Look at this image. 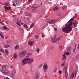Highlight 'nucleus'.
I'll return each instance as SVG.
<instances>
[{
	"instance_id": "1",
	"label": "nucleus",
	"mask_w": 79,
	"mask_h": 79,
	"mask_svg": "<svg viewBox=\"0 0 79 79\" xmlns=\"http://www.w3.org/2000/svg\"><path fill=\"white\" fill-rule=\"evenodd\" d=\"M0 69L3 74H5V75H10V77L12 79L14 77V75L15 74H16V70L15 69H14L13 70L12 73H10L9 71L8 70V68L5 67H1L0 68Z\"/></svg>"
},
{
	"instance_id": "2",
	"label": "nucleus",
	"mask_w": 79,
	"mask_h": 79,
	"mask_svg": "<svg viewBox=\"0 0 79 79\" xmlns=\"http://www.w3.org/2000/svg\"><path fill=\"white\" fill-rule=\"evenodd\" d=\"M76 23V20L73 23H72L68 25H67L65 27L63 28L62 29L63 32L65 34L66 33H69L72 31L73 27H75V25Z\"/></svg>"
},
{
	"instance_id": "3",
	"label": "nucleus",
	"mask_w": 79,
	"mask_h": 79,
	"mask_svg": "<svg viewBox=\"0 0 79 79\" xmlns=\"http://www.w3.org/2000/svg\"><path fill=\"white\" fill-rule=\"evenodd\" d=\"M34 59H33L27 58L22 60L21 64L22 66H24L26 64H28L29 65H31Z\"/></svg>"
},
{
	"instance_id": "4",
	"label": "nucleus",
	"mask_w": 79,
	"mask_h": 79,
	"mask_svg": "<svg viewBox=\"0 0 79 79\" xmlns=\"http://www.w3.org/2000/svg\"><path fill=\"white\" fill-rule=\"evenodd\" d=\"M26 54H27V52L24 50L20 53L19 54V56L21 58H23L26 55Z\"/></svg>"
},
{
	"instance_id": "5",
	"label": "nucleus",
	"mask_w": 79,
	"mask_h": 79,
	"mask_svg": "<svg viewBox=\"0 0 79 79\" xmlns=\"http://www.w3.org/2000/svg\"><path fill=\"white\" fill-rule=\"evenodd\" d=\"M61 39H62V37H59L57 39H56V38H53L51 40V41L52 42H56V41H60V40H61Z\"/></svg>"
},
{
	"instance_id": "6",
	"label": "nucleus",
	"mask_w": 79,
	"mask_h": 79,
	"mask_svg": "<svg viewBox=\"0 0 79 79\" xmlns=\"http://www.w3.org/2000/svg\"><path fill=\"white\" fill-rule=\"evenodd\" d=\"M48 65H47V63H44L43 67V70L44 72H47V70H48Z\"/></svg>"
},
{
	"instance_id": "7",
	"label": "nucleus",
	"mask_w": 79,
	"mask_h": 79,
	"mask_svg": "<svg viewBox=\"0 0 79 79\" xmlns=\"http://www.w3.org/2000/svg\"><path fill=\"white\" fill-rule=\"evenodd\" d=\"M66 55H69V52H64V54H63L62 55V57H63L62 59V60H64L66 59Z\"/></svg>"
},
{
	"instance_id": "8",
	"label": "nucleus",
	"mask_w": 79,
	"mask_h": 79,
	"mask_svg": "<svg viewBox=\"0 0 79 79\" xmlns=\"http://www.w3.org/2000/svg\"><path fill=\"white\" fill-rule=\"evenodd\" d=\"M76 71H74L72 74L70 75V78H71V79H72L73 77H76Z\"/></svg>"
},
{
	"instance_id": "9",
	"label": "nucleus",
	"mask_w": 79,
	"mask_h": 79,
	"mask_svg": "<svg viewBox=\"0 0 79 79\" xmlns=\"http://www.w3.org/2000/svg\"><path fill=\"white\" fill-rule=\"evenodd\" d=\"M15 3L17 5H19L21 4V0H15Z\"/></svg>"
},
{
	"instance_id": "10",
	"label": "nucleus",
	"mask_w": 79,
	"mask_h": 79,
	"mask_svg": "<svg viewBox=\"0 0 79 79\" xmlns=\"http://www.w3.org/2000/svg\"><path fill=\"white\" fill-rule=\"evenodd\" d=\"M39 75H40V74L39 73V72H37L35 74V79H37L39 78Z\"/></svg>"
},
{
	"instance_id": "11",
	"label": "nucleus",
	"mask_w": 79,
	"mask_h": 79,
	"mask_svg": "<svg viewBox=\"0 0 79 79\" xmlns=\"http://www.w3.org/2000/svg\"><path fill=\"white\" fill-rule=\"evenodd\" d=\"M21 23V20H19L17 21L16 23L18 26H21V24L20 23Z\"/></svg>"
},
{
	"instance_id": "12",
	"label": "nucleus",
	"mask_w": 79,
	"mask_h": 79,
	"mask_svg": "<svg viewBox=\"0 0 79 79\" xmlns=\"http://www.w3.org/2000/svg\"><path fill=\"white\" fill-rule=\"evenodd\" d=\"M34 43V41H29L28 42V44L30 45V46H32L33 45V44Z\"/></svg>"
},
{
	"instance_id": "13",
	"label": "nucleus",
	"mask_w": 79,
	"mask_h": 79,
	"mask_svg": "<svg viewBox=\"0 0 79 79\" xmlns=\"http://www.w3.org/2000/svg\"><path fill=\"white\" fill-rule=\"evenodd\" d=\"M74 18H72L68 22V23L69 24V23H72V21H73V20H74Z\"/></svg>"
},
{
	"instance_id": "14",
	"label": "nucleus",
	"mask_w": 79,
	"mask_h": 79,
	"mask_svg": "<svg viewBox=\"0 0 79 79\" xmlns=\"http://www.w3.org/2000/svg\"><path fill=\"white\" fill-rule=\"evenodd\" d=\"M55 23V21L54 20L48 21V23L49 24H53V23Z\"/></svg>"
},
{
	"instance_id": "15",
	"label": "nucleus",
	"mask_w": 79,
	"mask_h": 79,
	"mask_svg": "<svg viewBox=\"0 0 79 79\" xmlns=\"http://www.w3.org/2000/svg\"><path fill=\"white\" fill-rule=\"evenodd\" d=\"M58 9H59L58 7L57 6H56L54 7V8H53V11H57V10H58Z\"/></svg>"
},
{
	"instance_id": "16",
	"label": "nucleus",
	"mask_w": 79,
	"mask_h": 79,
	"mask_svg": "<svg viewBox=\"0 0 79 79\" xmlns=\"http://www.w3.org/2000/svg\"><path fill=\"white\" fill-rule=\"evenodd\" d=\"M32 7H33L35 8L36 9V8H37V7H38V6H37V5L36 4H34L32 6Z\"/></svg>"
},
{
	"instance_id": "17",
	"label": "nucleus",
	"mask_w": 79,
	"mask_h": 79,
	"mask_svg": "<svg viewBox=\"0 0 79 79\" xmlns=\"http://www.w3.org/2000/svg\"><path fill=\"white\" fill-rule=\"evenodd\" d=\"M31 9H32V11H33V12H34V11H35V10H36V9H35V8L34 7H32V6L31 7Z\"/></svg>"
},
{
	"instance_id": "18",
	"label": "nucleus",
	"mask_w": 79,
	"mask_h": 79,
	"mask_svg": "<svg viewBox=\"0 0 79 79\" xmlns=\"http://www.w3.org/2000/svg\"><path fill=\"white\" fill-rule=\"evenodd\" d=\"M34 23H33L31 25L30 27V29H31V28H32L33 27H34Z\"/></svg>"
},
{
	"instance_id": "19",
	"label": "nucleus",
	"mask_w": 79,
	"mask_h": 79,
	"mask_svg": "<svg viewBox=\"0 0 79 79\" xmlns=\"http://www.w3.org/2000/svg\"><path fill=\"white\" fill-rule=\"evenodd\" d=\"M67 51L69 52V53H70L71 52V48H68L67 49Z\"/></svg>"
},
{
	"instance_id": "20",
	"label": "nucleus",
	"mask_w": 79,
	"mask_h": 79,
	"mask_svg": "<svg viewBox=\"0 0 79 79\" xmlns=\"http://www.w3.org/2000/svg\"><path fill=\"white\" fill-rule=\"evenodd\" d=\"M14 58H16L18 57V55H17V54L16 53H15L14 55Z\"/></svg>"
},
{
	"instance_id": "21",
	"label": "nucleus",
	"mask_w": 79,
	"mask_h": 79,
	"mask_svg": "<svg viewBox=\"0 0 79 79\" xmlns=\"http://www.w3.org/2000/svg\"><path fill=\"white\" fill-rule=\"evenodd\" d=\"M65 77H68V72H65Z\"/></svg>"
},
{
	"instance_id": "22",
	"label": "nucleus",
	"mask_w": 79,
	"mask_h": 79,
	"mask_svg": "<svg viewBox=\"0 0 79 79\" xmlns=\"http://www.w3.org/2000/svg\"><path fill=\"white\" fill-rule=\"evenodd\" d=\"M59 49L60 50H62V46L61 45H60L59 47Z\"/></svg>"
},
{
	"instance_id": "23",
	"label": "nucleus",
	"mask_w": 79,
	"mask_h": 79,
	"mask_svg": "<svg viewBox=\"0 0 79 79\" xmlns=\"http://www.w3.org/2000/svg\"><path fill=\"white\" fill-rule=\"evenodd\" d=\"M5 52H6V55H8V53L9 52H8V50L6 49L5 50Z\"/></svg>"
},
{
	"instance_id": "24",
	"label": "nucleus",
	"mask_w": 79,
	"mask_h": 79,
	"mask_svg": "<svg viewBox=\"0 0 79 79\" xmlns=\"http://www.w3.org/2000/svg\"><path fill=\"white\" fill-rule=\"evenodd\" d=\"M23 26L24 27H26V28H28V27L27 26V25L26 24H24L23 25Z\"/></svg>"
},
{
	"instance_id": "25",
	"label": "nucleus",
	"mask_w": 79,
	"mask_h": 79,
	"mask_svg": "<svg viewBox=\"0 0 79 79\" xmlns=\"http://www.w3.org/2000/svg\"><path fill=\"white\" fill-rule=\"evenodd\" d=\"M0 52H2V53H4L5 52L4 51V50H3V49L2 48H1L0 49Z\"/></svg>"
},
{
	"instance_id": "26",
	"label": "nucleus",
	"mask_w": 79,
	"mask_h": 79,
	"mask_svg": "<svg viewBox=\"0 0 79 79\" xmlns=\"http://www.w3.org/2000/svg\"><path fill=\"white\" fill-rule=\"evenodd\" d=\"M18 48H19V45H17L15 47V50H17L18 49Z\"/></svg>"
},
{
	"instance_id": "27",
	"label": "nucleus",
	"mask_w": 79,
	"mask_h": 79,
	"mask_svg": "<svg viewBox=\"0 0 79 79\" xmlns=\"http://www.w3.org/2000/svg\"><path fill=\"white\" fill-rule=\"evenodd\" d=\"M67 66H65L64 67V70L65 72H67Z\"/></svg>"
},
{
	"instance_id": "28",
	"label": "nucleus",
	"mask_w": 79,
	"mask_h": 79,
	"mask_svg": "<svg viewBox=\"0 0 79 79\" xmlns=\"http://www.w3.org/2000/svg\"><path fill=\"white\" fill-rule=\"evenodd\" d=\"M76 58L77 60H78V59H79V54L76 56Z\"/></svg>"
},
{
	"instance_id": "29",
	"label": "nucleus",
	"mask_w": 79,
	"mask_h": 79,
	"mask_svg": "<svg viewBox=\"0 0 79 79\" xmlns=\"http://www.w3.org/2000/svg\"><path fill=\"white\" fill-rule=\"evenodd\" d=\"M26 16H31V14H30L28 13H27L26 14Z\"/></svg>"
},
{
	"instance_id": "30",
	"label": "nucleus",
	"mask_w": 79,
	"mask_h": 79,
	"mask_svg": "<svg viewBox=\"0 0 79 79\" xmlns=\"http://www.w3.org/2000/svg\"><path fill=\"white\" fill-rule=\"evenodd\" d=\"M77 14H75V15L74 17H73L74 18H77Z\"/></svg>"
},
{
	"instance_id": "31",
	"label": "nucleus",
	"mask_w": 79,
	"mask_h": 79,
	"mask_svg": "<svg viewBox=\"0 0 79 79\" xmlns=\"http://www.w3.org/2000/svg\"><path fill=\"white\" fill-rule=\"evenodd\" d=\"M67 8V6H65L62 7V9L63 10H65V9H66V8Z\"/></svg>"
},
{
	"instance_id": "32",
	"label": "nucleus",
	"mask_w": 79,
	"mask_h": 79,
	"mask_svg": "<svg viewBox=\"0 0 79 79\" xmlns=\"http://www.w3.org/2000/svg\"><path fill=\"white\" fill-rule=\"evenodd\" d=\"M65 61H64L63 63H62L61 64V66H64V65L65 64Z\"/></svg>"
},
{
	"instance_id": "33",
	"label": "nucleus",
	"mask_w": 79,
	"mask_h": 79,
	"mask_svg": "<svg viewBox=\"0 0 79 79\" xmlns=\"http://www.w3.org/2000/svg\"><path fill=\"white\" fill-rule=\"evenodd\" d=\"M5 48H7V47H9V46L8 45H5L4 46Z\"/></svg>"
},
{
	"instance_id": "34",
	"label": "nucleus",
	"mask_w": 79,
	"mask_h": 79,
	"mask_svg": "<svg viewBox=\"0 0 79 79\" xmlns=\"http://www.w3.org/2000/svg\"><path fill=\"white\" fill-rule=\"evenodd\" d=\"M36 51H37L38 53H39V52H40V49H37L36 50Z\"/></svg>"
},
{
	"instance_id": "35",
	"label": "nucleus",
	"mask_w": 79,
	"mask_h": 79,
	"mask_svg": "<svg viewBox=\"0 0 79 79\" xmlns=\"http://www.w3.org/2000/svg\"><path fill=\"white\" fill-rule=\"evenodd\" d=\"M29 53H27V56H26V57L27 58L28 57H29Z\"/></svg>"
},
{
	"instance_id": "36",
	"label": "nucleus",
	"mask_w": 79,
	"mask_h": 79,
	"mask_svg": "<svg viewBox=\"0 0 79 79\" xmlns=\"http://www.w3.org/2000/svg\"><path fill=\"white\" fill-rule=\"evenodd\" d=\"M8 4H9L8 3H6L5 4H4V5H6V6H8Z\"/></svg>"
},
{
	"instance_id": "37",
	"label": "nucleus",
	"mask_w": 79,
	"mask_h": 79,
	"mask_svg": "<svg viewBox=\"0 0 79 79\" xmlns=\"http://www.w3.org/2000/svg\"><path fill=\"white\" fill-rule=\"evenodd\" d=\"M42 66H43V64H41L39 66V68H42Z\"/></svg>"
},
{
	"instance_id": "38",
	"label": "nucleus",
	"mask_w": 79,
	"mask_h": 79,
	"mask_svg": "<svg viewBox=\"0 0 79 79\" xmlns=\"http://www.w3.org/2000/svg\"><path fill=\"white\" fill-rule=\"evenodd\" d=\"M7 8L9 9V10H11V7L10 6H8Z\"/></svg>"
},
{
	"instance_id": "39",
	"label": "nucleus",
	"mask_w": 79,
	"mask_h": 79,
	"mask_svg": "<svg viewBox=\"0 0 79 79\" xmlns=\"http://www.w3.org/2000/svg\"><path fill=\"white\" fill-rule=\"evenodd\" d=\"M0 35L1 37L2 38V39H3V38H4V36H3L2 35H1V34H0Z\"/></svg>"
},
{
	"instance_id": "40",
	"label": "nucleus",
	"mask_w": 79,
	"mask_h": 79,
	"mask_svg": "<svg viewBox=\"0 0 79 79\" xmlns=\"http://www.w3.org/2000/svg\"><path fill=\"white\" fill-rule=\"evenodd\" d=\"M7 44H9V43H10V40H7Z\"/></svg>"
},
{
	"instance_id": "41",
	"label": "nucleus",
	"mask_w": 79,
	"mask_h": 79,
	"mask_svg": "<svg viewBox=\"0 0 79 79\" xmlns=\"http://www.w3.org/2000/svg\"><path fill=\"white\" fill-rule=\"evenodd\" d=\"M35 37L36 39H38L39 38V36L38 35H35Z\"/></svg>"
},
{
	"instance_id": "42",
	"label": "nucleus",
	"mask_w": 79,
	"mask_h": 79,
	"mask_svg": "<svg viewBox=\"0 0 79 79\" xmlns=\"http://www.w3.org/2000/svg\"><path fill=\"white\" fill-rule=\"evenodd\" d=\"M6 26H3V29H5H5H6Z\"/></svg>"
},
{
	"instance_id": "43",
	"label": "nucleus",
	"mask_w": 79,
	"mask_h": 79,
	"mask_svg": "<svg viewBox=\"0 0 79 79\" xmlns=\"http://www.w3.org/2000/svg\"><path fill=\"white\" fill-rule=\"evenodd\" d=\"M5 30L6 31H8L9 30V29H8V28H7L6 27V29H5Z\"/></svg>"
},
{
	"instance_id": "44",
	"label": "nucleus",
	"mask_w": 79,
	"mask_h": 79,
	"mask_svg": "<svg viewBox=\"0 0 79 79\" xmlns=\"http://www.w3.org/2000/svg\"><path fill=\"white\" fill-rule=\"evenodd\" d=\"M76 50V48H75V49H74L73 50V52H75V50Z\"/></svg>"
},
{
	"instance_id": "45",
	"label": "nucleus",
	"mask_w": 79,
	"mask_h": 79,
	"mask_svg": "<svg viewBox=\"0 0 79 79\" xmlns=\"http://www.w3.org/2000/svg\"><path fill=\"white\" fill-rule=\"evenodd\" d=\"M62 73V72H61V71H59V74H61Z\"/></svg>"
},
{
	"instance_id": "46",
	"label": "nucleus",
	"mask_w": 79,
	"mask_h": 79,
	"mask_svg": "<svg viewBox=\"0 0 79 79\" xmlns=\"http://www.w3.org/2000/svg\"><path fill=\"white\" fill-rule=\"evenodd\" d=\"M0 23H1V24H2V25H3V24H4L2 22V21H0Z\"/></svg>"
},
{
	"instance_id": "47",
	"label": "nucleus",
	"mask_w": 79,
	"mask_h": 79,
	"mask_svg": "<svg viewBox=\"0 0 79 79\" xmlns=\"http://www.w3.org/2000/svg\"><path fill=\"white\" fill-rule=\"evenodd\" d=\"M10 68H12V69L13 68V66L11 65L10 66Z\"/></svg>"
},
{
	"instance_id": "48",
	"label": "nucleus",
	"mask_w": 79,
	"mask_h": 79,
	"mask_svg": "<svg viewBox=\"0 0 79 79\" xmlns=\"http://www.w3.org/2000/svg\"><path fill=\"white\" fill-rule=\"evenodd\" d=\"M47 26H48V24H47L46 25H45L44 26V27H47Z\"/></svg>"
},
{
	"instance_id": "49",
	"label": "nucleus",
	"mask_w": 79,
	"mask_h": 79,
	"mask_svg": "<svg viewBox=\"0 0 79 79\" xmlns=\"http://www.w3.org/2000/svg\"><path fill=\"white\" fill-rule=\"evenodd\" d=\"M0 4H1V5H4V4H3V3H2L1 2H0Z\"/></svg>"
},
{
	"instance_id": "50",
	"label": "nucleus",
	"mask_w": 79,
	"mask_h": 79,
	"mask_svg": "<svg viewBox=\"0 0 79 79\" xmlns=\"http://www.w3.org/2000/svg\"><path fill=\"white\" fill-rule=\"evenodd\" d=\"M31 1V0H28V3H30V2Z\"/></svg>"
},
{
	"instance_id": "51",
	"label": "nucleus",
	"mask_w": 79,
	"mask_h": 79,
	"mask_svg": "<svg viewBox=\"0 0 79 79\" xmlns=\"http://www.w3.org/2000/svg\"><path fill=\"white\" fill-rule=\"evenodd\" d=\"M13 6H16V4H13Z\"/></svg>"
},
{
	"instance_id": "52",
	"label": "nucleus",
	"mask_w": 79,
	"mask_h": 79,
	"mask_svg": "<svg viewBox=\"0 0 79 79\" xmlns=\"http://www.w3.org/2000/svg\"><path fill=\"white\" fill-rule=\"evenodd\" d=\"M21 25H24V23H21Z\"/></svg>"
},
{
	"instance_id": "53",
	"label": "nucleus",
	"mask_w": 79,
	"mask_h": 79,
	"mask_svg": "<svg viewBox=\"0 0 79 79\" xmlns=\"http://www.w3.org/2000/svg\"><path fill=\"white\" fill-rule=\"evenodd\" d=\"M54 30H55V31H56V30H57V28H54Z\"/></svg>"
},
{
	"instance_id": "54",
	"label": "nucleus",
	"mask_w": 79,
	"mask_h": 79,
	"mask_svg": "<svg viewBox=\"0 0 79 79\" xmlns=\"http://www.w3.org/2000/svg\"><path fill=\"white\" fill-rule=\"evenodd\" d=\"M4 8H5L6 9V8H7V7L5 6H4Z\"/></svg>"
},
{
	"instance_id": "55",
	"label": "nucleus",
	"mask_w": 79,
	"mask_h": 79,
	"mask_svg": "<svg viewBox=\"0 0 79 79\" xmlns=\"http://www.w3.org/2000/svg\"><path fill=\"white\" fill-rule=\"evenodd\" d=\"M29 55H32V53H30L29 54Z\"/></svg>"
},
{
	"instance_id": "56",
	"label": "nucleus",
	"mask_w": 79,
	"mask_h": 79,
	"mask_svg": "<svg viewBox=\"0 0 79 79\" xmlns=\"http://www.w3.org/2000/svg\"><path fill=\"white\" fill-rule=\"evenodd\" d=\"M58 63H59V62H58V61H57L56 63V64H58Z\"/></svg>"
},
{
	"instance_id": "57",
	"label": "nucleus",
	"mask_w": 79,
	"mask_h": 79,
	"mask_svg": "<svg viewBox=\"0 0 79 79\" xmlns=\"http://www.w3.org/2000/svg\"><path fill=\"white\" fill-rule=\"evenodd\" d=\"M15 16H16V15H13V17H15Z\"/></svg>"
},
{
	"instance_id": "58",
	"label": "nucleus",
	"mask_w": 79,
	"mask_h": 79,
	"mask_svg": "<svg viewBox=\"0 0 79 79\" xmlns=\"http://www.w3.org/2000/svg\"><path fill=\"white\" fill-rule=\"evenodd\" d=\"M44 36H45V35H42V37H44Z\"/></svg>"
},
{
	"instance_id": "59",
	"label": "nucleus",
	"mask_w": 79,
	"mask_h": 79,
	"mask_svg": "<svg viewBox=\"0 0 79 79\" xmlns=\"http://www.w3.org/2000/svg\"><path fill=\"white\" fill-rule=\"evenodd\" d=\"M79 45L78 46V47H77V49H79Z\"/></svg>"
},
{
	"instance_id": "60",
	"label": "nucleus",
	"mask_w": 79,
	"mask_h": 79,
	"mask_svg": "<svg viewBox=\"0 0 79 79\" xmlns=\"http://www.w3.org/2000/svg\"><path fill=\"white\" fill-rule=\"evenodd\" d=\"M58 16H60V14H57Z\"/></svg>"
},
{
	"instance_id": "61",
	"label": "nucleus",
	"mask_w": 79,
	"mask_h": 79,
	"mask_svg": "<svg viewBox=\"0 0 79 79\" xmlns=\"http://www.w3.org/2000/svg\"><path fill=\"white\" fill-rule=\"evenodd\" d=\"M5 10L6 11H7V10L6 9H5Z\"/></svg>"
},
{
	"instance_id": "62",
	"label": "nucleus",
	"mask_w": 79,
	"mask_h": 79,
	"mask_svg": "<svg viewBox=\"0 0 79 79\" xmlns=\"http://www.w3.org/2000/svg\"><path fill=\"white\" fill-rule=\"evenodd\" d=\"M12 3H13L14 4L15 3V2H12Z\"/></svg>"
},
{
	"instance_id": "63",
	"label": "nucleus",
	"mask_w": 79,
	"mask_h": 79,
	"mask_svg": "<svg viewBox=\"0 0 79 79\" xmlns=\"http://www.w3.org/2000/svg\"><path fill=\"white\" fill-rule=\"evenodd\" d=\"M2 55V53H0V55Z\"/></svg>"
},
{
	"instance_id": "64",
	"label": "nucleus",
	"mask_w": 79,
	"mask_h": 79,
	"mask_svg": "<svg viewBox=\"0 0 79 79\" xmlns=\"http://www.w3.org/2000/svg\"><path fill=\"white\" fill-rule=\"evenodd\" d=\"M75 47H76V44H75Z\"/></svg>"
}]
</instances>
